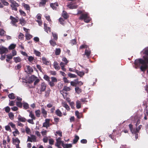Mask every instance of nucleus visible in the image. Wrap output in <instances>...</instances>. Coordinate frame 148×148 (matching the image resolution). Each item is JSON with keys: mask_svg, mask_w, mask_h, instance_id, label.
<instances>
[{"mask_svg": "<svg viewBox=\"0 0 148 148\" xmlns=\"http://www.w3.org/2000/svg\"><path fill=\"white\" fill-rule=\"evenodd\" d=\"M144 60L139 59L136 60L134 62L136 65L138 66L140 64L142 65L140 67V69L142 71H145L148 68L147 64H148V57L147 56L143 57Z\"/></svg>", "mask_w": 148, "mask_h": 148, "instance_id": "1", "label": "nucleus"}, {"mask_svg": "<svg viewBox=\"0 0 148 148\" xmlns=\"http://www.w3.org/2000/svg\"><path fill=\"white\" fill-rule=\"evenodd\" d=\"M79 18V20H83L84 22L86 23H89L91 19L87 13L82 14Z\"/></svg>", "mask_w": 148, "mask_h": 148, "instance_id": "2", "label": "nucleus"}, {"mask_svg": "<svg viewBox=\"0 0 148 148\" xmlns=\"http://www.w3.org/2000/svg\"><path fill=\"white\" fill-rule=\"evenodd\" d=\"M47 87V84L45 82H42L39 86V88L37 92L40 94H41L42 92L45 91Z\"/></svg>", "mask_w": 148, "mask_h": 148, "instance_id": "3", "label": "nucleus"}, {"mask_svg": "<svg viewBox=\"0 0 148 148\" xmlns=\"http://www.w3.org/2000/svg\"><path fill=\"white\" fill-rule=\"evenodd\" d=\"M10 2L11 3L10 6L12 8V10L17 11V7L19 6L18 4L16 1L13 0H10Z\"/></svg>", "mask_w": 148, "mask_h": 148, "instance_id": "4", "label": "nucleus"}, {"mask_svg": "<svg viewBox=\"0 0 148 148\" xmlns=\"http://www.w3.org/2000/svg\"><path fill=\"white\" fill-rule=\"evenodd\" d=\"M91 53V51L89 48L86 49L84 54H83L84 60H87L86 58L87 59H89Z\"/></svg>", "mask_w": 148, "mask_h": 148, "instance_id": "5", "label": "nucleus"}, {"mask_svg": "<svg viewBox=\"0 0 148 148\" xmlns=\"http://www.w3.org/2000/svg\"><path fill=\"white\" fill-rule=\"evenodd\" d=\"M10 18L11 20V23L12 25L17 27V25L16 24V23L18 22L19 19L18 17L16 16L15 18L11 16Z\"/></svg>", "mask_w": 148, "mask_h": 148, "instance_id": "6", "label": "nucleus"}, {"mask_svg": "<svg viewBox=\"0 0 148 148\" xmlns=\"http://www.w3.org/2000/svg\"><path fill=\"white\" fill-rule=\"evenodd\" d=\"M71 90V88H70V87H67V86H64V87L63 88V89L62 90L60 91V93L64 97V93L66 94V95H67V92H64V91H69L70 90Z\"/></svg>", "mask_w": 148, "mask_h": 148, "instance_id": "7", "label": "nucleus"}, {"mask_svg": "<svg viewBox=\"0 0 148 148\" xmlns=\"http://www.w3.org/2000/svg\"><path fill=\"white\" fill-rule=\"evenodd\" d=\"M129 126L130 131L132 134H135V137L136 139L138 138V133L137 132L135 131V128H133V125L131 124L129 125Z\"/></svg>", "mask_w": 148, "mask_h": 148, "instance_id": "8", "label": "nucleus"}, {"mask_svg": "<svg viewBox=\"0 0 148 148\" xmlns=\"http://www.w3.org/2000/svg\"><path fill=\"white\" fill-rule=\"evenodd\" d=\"M51 81L49 82V84L51 87H53L55 86L54 83H56L57 82V80L56 78L54 77H51Z\"/></svg>", "mask_w": 148, "mask_h": 148, "instance_id": "9", "label": "nucleus"}, {"mask_svg": "<svg viewBox=\"0 0 148 148\" xmlns=\"http://www.w3.org/2000/svg\"><path fill=\"white\" fill-rule=\"evenodd\" d=\"M50 119H47L45 120V122L43 124V127H45L47 128L49 127L51 125L50 124Z\"/></svg>", "mask_w": 148, "mask_h": 148, "instance_id": "10", "label": "nucleus"}, {"mask_svg": "<svg viewBox=\"0 0 148 148\" xmlns=\"http://www.w3.org/2000/svg\"><path fill=\"white\" fill-rule=\"evenodd\" d=\"M0 54L1 55L4 53H7L8 52V49L3 47L1 48L0 47Z\"/></svg>", "mask_w": 148, "mask_h": 148, "instance_id": "11", "label": "nucleus"}, {"mask_svg": "<svg viewBox=\"0 0 148 148\" xmlns=\"http://www.w3.org/2000/svg\"><path fill=\"white\" fill-rule=\"evenodd\" d=\"M50 6L53 10H56L57 8L56 6L58 7L59 6V5L58 3L56 2L54 3H51L50 4Z\"/></svg>", "mask_w": 148, "mask_h": 148, "instance_id": "12", "label": "nucleus"}, {"mask_svg": "<svg viewBox=\"0 0 148 148\" xmlns=\"http://www.w3.org/2000/svg\"><path fill=\"white\" fill-rule=\"evenodd\" d=\"M40 1L39 3L40 7H45L46 5V2H48L49 0H40Z\"/></svg>", "mask_w": 148, "mask_h": 148, "instance_id": "13", "label": "nucleus"}, {"mask_svg": "<svg viewBox=\"0 0 148 148\" xmlns=\"http://www.w3.org/2000/svg\"><path fill=\"white\" fill-rule=\"evenodd\" d=\"M43 63L47 65H49L50 64L49 61H48L46 58L45 57H42V58Z\"/></svg>", "mask_w": 148, "mask_h": 148, "instance_id": "14", "label": "nucleus"}, {"mask_svg": "<svg viewBox=\"0 0 148 148\" xmlns=\"http://www.w3.org/2000/svg\"><path fill=\"white\" fill-rule=\"evenodd\" d=\"M75 72L77 74L81 77H82L85 74V73L83 71H79L77 70H75Z\"/></svg>", "mask_w": 148, "mask_h": 148, "instance_id": "15", "label": "nucleus"}, {"mask_svg": "<svg viewBox=\"0 0 148 148\" xmlns=\"http://www.w3.org/2000/svg\"><path fill=\"white\" fill-rule=\"evenodd\" d=\"M44 25L45 31L47 33H48V31L49 32H51V28L50 27L47 26V24L45 23L44 24Z\"/></svg>", "mask_w": 148, "mask_h": 148, "instance_id": "16", "label": "nucleus"}, {"mask_svg": "<svg viewBox=\"0 0 148 148\" xmlns=\"http://www.w3.org/2000/svg\"><path fill=\"white\" fill-rule=\"evenodd\" d=\"M62 16L64 19H66L69 18V16L68 15L67 12L64 10H63L62 13Z\"/></svg>", "mask_w": 148, "mask_h": 148, "instance_id": "17", "label": "nucleus"}, {"mask_svg": "<svg viewBox=\"0 0 148 148\" xmlns=\"http://www.w3.org/2000/svg\"><path fill=\"white\" fill-rule=\"evenodd\" d=\"M53 66L54 68L56 70H59L60 69V67L57 62H54L53 64Z\"/></svg>", "mask_w": 148, "mask_h": 148, "instance_id": "18", "label": "nucleus"}, {"mask_svg": "<svg viewBox=\"0 0 148 148\" xmlns=\"http://www.w3.org/2000/svg\"><path fill=\"white\" fill-rule=\"evenodd\" d=\"M26 69L27 71H25L28 73H30L33 72V69L30 67L29 65H28L27 66Z\"/></svg>", "mask_w": 148, "mask_h": 148, "instance_id": "19", "label": "nucleus"}, {"mask_svg": "<svg viewBox=\"0 0 148 148\" xmlns=\"http://www.w3.org/2000/svg\"><path fill=\"white\" fill-rule=\"evenodd\" d=\"M55 113L56 115L59 117H61L62 115V112L58 109H57L56 110Z\"/></svg>", "mask_w": 148, "mask_h": 148, "instance_id": "20", "label": "nucleus"}, {"mask_svg": "<svg viewBox=\"0 0 148 148\" xmlns=\"http://www.w3.org/2000/svg\"><path fill=\"white\" fill-rule=\"evenodd\" d=\"M41 112L43 115V116L45 118H46L47 116V112L43 108H41Z\"/></svg>", "mask_w": 148, "mask_h": 148, "instance_id": "21", "label": "nucleus"}, {"mask_svg": "<svg viewBox=\"0 0 148 148\" xmlns=\"http://www.w3.org/2000/svg\"><path fill=\"white\" fill-rule=\"evenodd\" d=\"M61 138L60 137H59L56 139V143L55 144V146H59V145H61Z\"/></svg>", "mask_w": 148, "mask_h": 148, "instance_id": "22", "label": "nucleus"}, {"mask_svg": "<svg viewBox=\"0 0 148 148\" xmlns=\"http://www.w3.org/2000/svg\"><path fill=\"white\" fill-rule=\"evenodd\" d=\"M12 141L13 144L14 145H16V143L19 144L20 143V140L18 138H16L15 139L12 138Z\"/></svg>", "mask_w": 148, "mask_h": 148, "instance_id": "23", "label": "nucleus"}, {"mask_svg": "<svg viewBox=\"0 0 148 148\" xmlns=\"http://www.w3.org/2000/svg\"><path fill=\"white\" fill-rule=\"evenodd\" d=\"M79 139V137L77 135H75L73 141V143L74 144H76L78 142Z\"/></svg>", "mask_w": 148, "mask_h": 148, "instance_id": "24", "label": "nucleus"}, {"mask_svg": "<svg viewBox=\"0 0 148 148\" xmlns=\"http://www.w3.org/2000/svg\"><path fill=\"white\" fill-rule=\"evenodd\" d=\"M76 107L77 108L79 109L81 107V103L80 101L77 100L76 102Z\"/></svg>", "mask_w": 148, "mask_h": 148, "instance_id": "25", "label": "nucleus"}, {"mask_svg": "<svg viewBox=\"0 0 148 148\" xmlns=\"http://www.w3.org/2000/svg\"><path fill=\"white\" fill-rule=\"evenodd\" d=\"M61 50L60 48H56L55 50V54L56 56L59 55L61 53Z\"/></svg>", "mask_w": 148, "mask_h": 148, "instance_id": "26", "label": "nucleus"}, {"mask_svg": "<svg viewBox=\"0 0 148 148\" xmlns=\"http://www.w3.org/2000/svg\"><path fill=\"white\" fill-rule=\"evenodd\" d=\"M68 75L70 78H76L77 77V75H76L72 74L70 73H68Z\"/></svg>", "mask_w": 148, "mask_h": 148, "instance_id": "27", "label": "nucleus"}, {"mask_svg": "<svg viewBox=\"0 0 148 148\" xmlns=\"http://www.w3.org/2000/svg\"><path fill=\"white\" fill-rule=\"evenodd\" d=\"M75 114L78 119H79L81 117L82 114L81 113H80L78 111H75Z\"/></svg>", "mask_w": 148, "mask_h": 148, "instance_id": "28", "label": "nucleus"}, {"mask_svg": "<svg viewBox=\"0 0 148 148\" xmlns=\"http://www.w3.org/2000/svg\"><path fill=\"white\" fill-rule=\"evenodd\" d=\"M18 120L22 122H25L26 121V119L25 118L19 115L18 117Z\"/></svg>", "mask_w": 148, "mask_h": 148, "instance_id": "29", "label": "nucleus"}, {"mask_svg": "<svg viewBox=\"0 0 148 148\" xmlns=\"http://www.w3.org/2000/svg\"><path fill=\"white\" fill-rule=\"evenodd\" d=\"M63 148H70L72 147V145L71 144H64L62 146Z\"/></svg>", "mask_w": 148, "mask_h": 148, "instance_id": "30", "label": "nucleus"}, {"mask_svg": "<svg viewBox=\"0 0 148 148\" xmlns=\"http://www.w3.org/2000/svg\"><path fill=\"white\" fill-rule=\"evenodd\" d=\"M25 37L27 40H30L32 37V35L28 33H26L25 35Z\"/></svg>", "mask_w": 148, "mask_h": 148, "instance_id": "31", "label": "nucleus"}, {"mask_svg": "<svg viewBox=\"0 0 148 148\" xmlns=\"http://www.w3.org/2000/svg\"><path fill=\"white\" fill-rule=\"evenodd\" d=\"M13 59L16 63H17L21 61V59L19 57H14Z\"/></svg>", "mask_w": 148, "mask_h": 148, "instance_id": "32", "label": "nucleus"}, {"mask_svg": "<svg viewBox=\"0 0 148 148\" xmlns=\"http://www.w3.org/2000/svg\"><path fill=\"white\" fill-rule=\"evenodd\" d=\"M23 106L24 109L25 110L29 108V105L28 103L25 102L23 103Z\"/></svg>", "mask_w": 148, "mask_h": 148, "instance_id": "33", "label": "nucleus"}, {"mask_svg": "<svg viewBox=\"0 0 148 148\" xmlns=\"http://www.w3.org/2000/svg\"><path fill=\"white\" fill-rule=\"evenodd\" d=\"M49 42L51 45L53 47H54L57 45L56 42L53 40H50L49 41Z\"/></svg>", "mask_w": 148, "mask_h": 148, "instance_id": "34", "label": "nucleus"}, {"mask_svg": "<svg viewBox=\"0 0 148 148\" xmlns=\"http://www.w3.org/2000/svg\"><path fill=\"white\" fill-rule=\"evenodd\" d=\"M29 116L32 119L35 120L36 118L34 114L33 113L32 111H31L30 112V114H29Z\"/></svg>", "mask_w": 148, "mask_h": 148, "instance_id": "35", "label": "nucleus"}, {"mask_svg": "<svg viewBox=\"0 0 148 148\" xmlns=\"http://www.w3.org/2000/svg\"><path fill=\"white\" fill-rule=\"evenodd\" d=\"M76 92L78 94L82 92V90L78 87H76L75 88Z\"/></svg>", "mask_w": 148, "mask_h": 148, "instance_id": "36", "label": "nucleus"}, {"mask_svg": "<svg viewBox=\"0 0 148 148\" xmlns=\"http://www.w3.org/2000/svg\"><path fill=\"white\" fill-rule=\"evenodd\" d=\"M62 106H63L68 111L69 110H70V108H69V106L66 103H62Z\"/></svg>", "mask_w": 148, "mask_h": 148, "instance_id": "37", "label": "nucleus"}, {"mask_svg": "<svg viewBox=\"0 0 148 148\" xmlns=\"http://www.w3.org/2000/svg\"><path fill=\"white\" fill-rule=\"evenodd\" d=\"M43 78L44 79L48 82L49 83L50 82V77L47 75H44Z\"/></svg>", "mask_w": 148, "mask_h": 148, "instance_id": "38", "label": "nucleus"}, {"mask_svg": "<svg viewBox=\"0 0 148 148\" xmlns=\"http://www.w3.org/2000/svg\"><path fill=\"white\" fill-rule=\"evenodd\" d=\"M8 97L11 99H13L15 98L14 94L13 93L10 94L8 95Z\"/></svg>", "mask_w": 148, "mask_h": 148, "instance_id": "39", "label": "nucleus"}, {"mask_svg": "<svg viewBox=\"0 0 148 148\" xmlns=\"http://www.w3.org/2000/svg\"><path fill=\"white\" fill-rule=\"evenodd\" d=\"M36 115L37 117H40V111L39 110H36L35 111Z\"/></svg>", "mask_w": 148, "mask_h": 148, "instance_id": "40", "label": "nucleus"}, {"mask_svg": "<svg viewBox=\"0 0 148 148\" xmlns=\"http://www.w3.org/2000/svg\"><path fill=\"white\" fill-rule=\"evenodd\" d=\"M16 47V45L13 44L10 45L8 47L9 50H12L14 49Z\"/></svg>", "mask_w": 148, "mask_h": 148, "instance_id": "41", "label": "nucleus"}, {"mask_svg": "<svg viewBox=\"0 0 148 148\" xmlns=\"http://www.w3.org/2000/svg\"><path fill=\"white\" fill-rule=\"evenodd\" d=\"M31 138L32 142H36V137L35 136L33 135H31Z\"/></svg>", "mask_w": 148, "mask_h": 148, "instance_id": "42", "label": "nucleus"}, {"mask_svg": "<svg viewBox=\"0 0 148 148\" xmlns=\"http://www.w3.org/2000/svg\"><path fill=\"white\" fill-rule=\"evenodd\" d=\"M34 53L35 54L36 56L38 57L40 56L41 53L39 51L35 50H34Z\"/></svg>", "mask_w": 148, "mask_h": 148, "instance_id": "43", "label": "nucleus"}, {"mask_svg": "<svg viewBox=\"0 0 148 148\" xmlns=\"http://www.w3.org/2000/svg\"><path fill=\"white\" fill-rule=\"evenodd\" d=\"M6 32L3 29H2L0 31V36H4L5 35Z\"/></svg>", "mask_w": 148, "mask_h": 148, "instance_id": "44", "label": "nucleus"}, {"mask_svg": "<svg viewBox=\"0 0 148 148\" xmlns=\"http://www.w3.org/2000/svg\"><path fill=\"white\" fill-rule=\"evenodd\" d=\"M24 34L21 33H20L18 36V38L19 39H20L21 40H23L24 39Z\"/></svg>", "mask_w": 148, "mask_h": 148, "instance_id": "45", "label": "nucleus"}, {"mask_svg": "<svg viewBox=\"0 0 148 148\" xmlns=\"http://www.w3.org/2000/svg\"><path fill=\"white\" fill-rule=\"evenodd\" d=\"M142 126V125H139L138 127H137L136 126V130L135 129V131L139 132Z\"/></svg>", "mask_w": 148, "mask_h": 148, "instance_id": "46", "label": "nucleus"}, {"mask_svg": "<svg viewBox=\"0 0 148 148\" xmlns=\"http://www.w3.org/2000/svg\"><path fill=\"white\" fill-rule=\"evenodd\" d=\"M23 103L21 102H16V106L20 108H22Z\"/></svg>", "mask_w": 148, "mask_h": 148, "instance_id": "47", "label": "nucleus"}, {"mask_svg": "<svg viewBox=\"0 0 148 148\" xmlns=\"http://www.w3.org/2000/svg\"><path fill=\"white\" fill-rule=\"evenodd\" d=\"M8 116L9 118L11 119L12 120L14 118V115L13 114V113L12 112H10V113H9Z\"/></svg>", "mask_w": 148, "mask_h": 148, "instance_id": "48", "label": "nucleus"}, {"mask_svg": "<svg viewBox=\"0 0 148 148\" xmlns=\"http://www.w3.org/2000/svg\"><path fill=\"white\" fill-rule=\"evenodd\" d=\"M19 21H20V23L22 26L24 25L25 24V21L23 18H22V19H20Z\"/></svg>", "mask_w": 148, "mask_h": 148, "instance_id": "49", "label": "nucleus"}, {"mask_svg": "<svg viewBox=\"0 0 148 148\" xmlns=\"http://www.w3.org/2000/svg\"><path fill=\"white\" fill-rule=\"evenodd\" d=\"M52 35L53 37V38L54 39L56 40H57L58 37V35L56 33H53V32L52 33Z\"/></svg>", "mask_w": 148, "mask_h": 148, "instance_id": "50", "label": "nucleus"}, {"mask_svg": "<svg viewBox=\"0 0 148 148\" xmlns=\"http://www.w3.org/2000/svg\"><path fill=\"white\" fill-rule=\"evenodd\" d=\"M59 22H60V23L62 25H64V21L63 20V19L62 18H60L59 19Z\"/></svg>", "mask_w": 148, "mask_h": 148, "instance_id": "51", "label": "nucleus"}, {"mask_svg": "<svg viewBox=\"0 0 148 148\" xmlns=\"http://www.w3.org/2000/svg\"><path fill=\"white\" fill-rule=\"evenodd\" d=\"M70 43L72 45L76 44V40L75 39L72 40Z\"/></svg>", "mask_w": 148, "mask_h": 148, "instance_id": "52", "label": "nucleus"}, {"mask_svg": "<svg viewBox=\"0 0 148 148\" xmlns=\"http://www.w3.org/2000/svg\"><path fill=\"white\" fill-rule=\"evenodd\" d=\"M88 46L87 45L83 44L80 47V49H82L83 48H86V49H88Z\"/></svg>", "mask_w": 148, "mask_h": 148, "instance_id": "53", "label": "nucleus"}, {"mask_svg": "<svg viewBox=\"0 0 148 148\" xmlns=\"http://www.w3.org/2000/svg\"><path fill=\"white\" fill-rule=\"evenodd\" d=\"M13 134L14 136H16V134H19V131H18V130L16 129H15V131L14 132H13Z\"/></svg>", "mask_w": 148, "mask_h": 148, "instance_id": "54", "label": "nucleus"}, {"mask_svg": "<svg viewBox=\"0 0 148 148\" xmlns=\"http://www.w3.org/2000/svg\"><path fill=\"white\" fill-rule=\"evenodd\" d=\"M63 80L64 82L65 83H70V82L69 80H68L67 78L65 77H64L63 78Z\"/></svg>", "mask_w": 148, "mask_h": 148, "instance_id": "55", "label": "nucleus"}, {"mask_svg": "<svg viewBox=\"0 0 148 148\" xmlns=\"http://www.w3.org/2000/svg\"><path fill=\"white\" fill-rule=\"evenodd\" d=\"M25 131L27 134H29L30 133V130L28 127H27L25 128Z\"/></svg>", "mask_w": 148, "mask_h": 148, "instance_id": "56", "label": "nucleus"}, {"mask_svg": "<svg viewBox=\"0 0 148 148\" xmlns=\"http://www.w3.org/2000/svg\"><path fill=\"white\" fill-rule=\"evenodd\" d=\"M28 59L29 62H32L34 60V58L32 56H30L29 57Z\"/></svg>", "mask_w": 148, "mask_h": 148, "instance_id": "57", "label": "nucleus"}, {"mask_svg": "<svg viewBox=\"0 0 148 148\" xmlns=\"http://www.w3.org/2000/svg\"><path fill=\"white\" fill-rule=\"evenodd\" d=\"M24 7L27 10H29L30 9L29 6L27 4H25L24 5Z\"/></svg>", "mask_w": 148, "mask_h": 148, "instance_id": "58", "label": "nucleus"}, {"mask_svg": "<svg viewBox=\"0 0 148 148\" xmlns=\"http://www.w3.org/2000/svg\"><path fill=\"white\" fill-rule=\"evenodd\" d=\"M71 85L73 86L76 87L77 86V82L74 81H71L70 82Z\"/></svg>", "mask_w": 148, "mask_h": 148, "instance_id": "59", "label": "nucleus"}, {"mask_svg": "<svg viewBox=\"0 0 148 148\" xmlns=\"http://www.w3.org/2000/svg\"><path fill=\"white\" fill-rule=\"evenodd\" d=\"M10 110V109L9 106H7L5 108V111L7 113H9Z\"/></svg>", "mask_w": 148, "mask_h": 148, "instance_id": "60", "label": "nucleus"}, {"mask_svg": "<svg viewBox=\"0 0 148 148\" xmlns=\"http://www.w3.org/2000/svg\"><path fill=\"white\" fill-rule=\"evenodd\" d=\"M60 119L59 118L57 117L54 118V121L55 122V124H57L59 121Z\"/></svg>", "mask_w": 148, "mask_h": 148, "instance_id": "61", "label": "nucleus"}, {"mask_svg": "<svg viewBox=\"0 0 148 148\" xmlns=\"http://www.w3.org/2000/svg\"><path fill=\"white\" fill-rule=\"evenodd\" d=\"M62 61L65 62V65L67 64V63L68 62L67 59L65 57H64L62 58Z\"/></svg>", "mask_w": 148, "mask_h": 148, "instance_id": "62", "label": "nucleus"}, {"mask_svg": "<svg viewBox=\"0 0 148 148\" xmlns=\"http://www.w3.org/2000/svg\"><path fill=\"white\" fill-rule=\"evenodd\" d=\"M70 105L72 108H74L75 103L73 102H71L70 103Z\"/></svg>", "mask_w": 148, "mask_h": 148, "instance_id": "63", "label": "nucleus"}, {"mask_svg": "<svg viewBox=\"0 0 148 148\" xmlns=\"http://www.w3.org/2000/svg\"><path fill=\"white\" fill-rule=\"evenodd\" d=\"M9 125L13 128H16V126L15 124H14L10 122L9 123Z\"/></svg>", "mask_w": 148, "mask_h": 148, "instance_id": "64", "label": "nucleus"}]
</instances>
